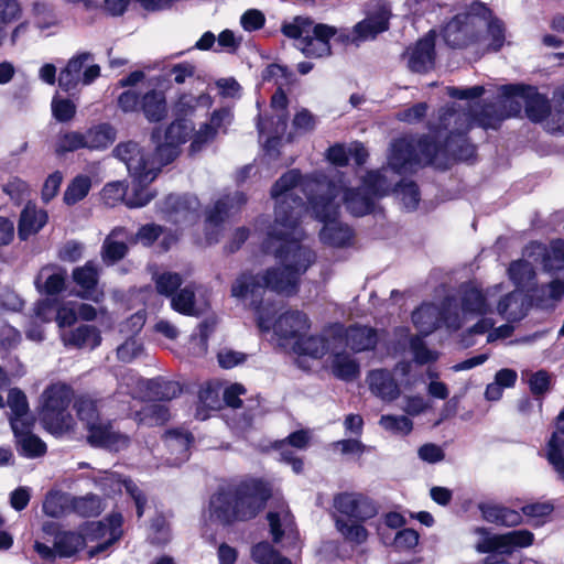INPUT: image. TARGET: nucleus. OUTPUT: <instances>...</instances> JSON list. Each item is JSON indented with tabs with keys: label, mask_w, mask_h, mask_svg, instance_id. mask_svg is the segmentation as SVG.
<instances>
[{
	"label": "nucleus",
	"mask_w": 564,
	"mask_h": 564,
	"mask_svg": "<svg viewBox=\"0 0 564 564\" xmlns=\"http://www.w3.org/2000/svg\"><path fill=\"white\" fill-rule=\"evenodd\" d=\"M431 133L432 137H424L416 143L412 139L395 140L391 145L388 166L367 172L361 186L356 189L347 187L343 173L337 170H329L327 174L317 172L305 177L296 170L283 174L271 189V196L276 205L274 223L268 230L267 249L270 250L274 238L300 243L303 232L299 227V220L307 209L300 194L306 197H324L326 202L330 196V185L335 188L339 206L344 203L348 212L355 216L371 213L376 199L390 193L393 175L413 173L423 165L434 164L438 154L447 155L442 141L436 139L432 131Z\"/></svg>",
	"instance_id": "1"
},
{
	"label": "nucleus",
	"mask_w": 564,
	"mask_h": 564,
	"mask_svg": "<svg viewBox=\"0 0 564 564\" xmlns=\"http://www.w3.org/2000/svg\"><path fill=\"white\" fill-rule=\"evenodd\" d=\"M268 242L269 232L263 241V250L267 253H273L280 265L268 270L263 275L240 274L232 283L231 295L242 300L246 305L256 311L258 327L261 332L273 328L276 336L294 343L302 335H306L311 328L307 315L301 311H289L272 323L269 300H264V295L269 290L285 295L294 294L301 275L314 263L316 257L308 247L294 241L274 238L270 250L267 249Z\"/></svg>",
	"instance_id": "2"
},
{
	"label": "nucleus",
	"mask_w": 564,
	"mask_h": 564,
	"mask_svg": "<svg viewBox=\"0 0 564 564\" xmlns=\"http://www.w3.org/2000/svg\"><path fill=\"white\" fill-rule=\"evenodd\" d=\"M503 107H509L506 117L517 116L522 107L527 116L535 122L544 120L550 113L549 100L532 86L521 84L502 85L499 89ZM505 118L494 105L469 106L468 111L449 107L440 110L438 123L430 130L442 141L444 151L454 159H466L473 148L466 141V133L476 123L486 129L496 128Z\"/></svg>",
	"instance_id": "3"
},
{
	"label": "nucleus",
	"mask_w": 564,
	"mask_h": 564,
	"mask_svg": "<svg viewBox=\"0 0 564 564\" xmlns=\"http://www.w3.org/2000/svg\"><path fill=\"white\" fill-rule=\"evenodd\" d=\"M269 497L268 486L257 479L221 487L210 497L205 519L223 525L250 520L262 510Z\"/></svg>",
	"instance_id": "4"
},
{
	"label": "nucleus",
	"mask_w": 564,
	"mask_h": 564,
	"mask_svg": "<svg viewBox=\"0 0 564 564\" xmlns=\"http://www.w3.org/2000/svg\"><path fill=\"white\" fill-rule=\"evenodd\" d=\"M73 397V389L63 382L52 383L43 391L39 416L46 431L61 435L72 427L68 408Z\"/></svg>",
	"instance_id": "5"
},
{
	"label": "nucleus",
	"mask_w": 564,
	"mask_h": 564,
	"mask_svg": "<svg viewBox=\"0 0 564 564\" xmlns=\"http://www.w3.org/2000/svg\"><path fill=\"white\" fill-rule=\"evenodd\" d=\"M334 186L328 185L330 196L325 202L324 197H306L314 217L324 224L319 238L324 245L330 247H345L352 239L351 229L337 220L339 214V203L336 200L337 194L334 193Z\"/></svg>",
	"instance_id": "6"
},
{
	"label": "nucleus",
	"mask_w": 564,
	"mask_h": 564,
	"mask_svg": "<svg viewBox=\"0 0 564 564\" xmlns=\"http://www.w3.org/2000/svg\"><path fill=\"white\" fill-rule=\"evenodd\" d=\"M488 18V8L474 2L466 12L455 15L443 29L444 41L452 47H464L478 40Z\"/></svg>",
	"instance_id": "7"
},
{
	"label": "nucleus",
	"mask_w": 564,
	"mask_h": 564,
	"mask_svg": "<svg viewBox=\"0 0 564 564\" xmlns=\"http://www.w3.org/2000/svg\"><path fill=\"white\" fill-rule=\"evenodd\" d=\"M112 154L127 165L130 175H135L141 182L154 181L163 166V160H159L156 150L152 153H145L133 141L119 143L113 149Z\"/></svg>",
	"instance_id": "8"
},
{
	"label": "nucleus",
	"mask_w": 564,
	"mask_h": 564,
	"mask_svg": "<svg viewBox=\"0 0 564 564\" xmlns=\"http://www.w3.org/2000/svg\"><path fill=\"white\" fill-rule=\"evenodd\" d=\"M122 516L113 513L105 521L90 522L85 528V544L89 545L88 555L94 557L106 552L122 535Z\"/></svg>",
	"instance_id": "9"
},
{
	"label": "nucleus",
	"mask_w": 564,
	"mask_h": 564,
	"mask_svg": "<svg viewBox=\"0 0 564 564\" xmlns=\"http://www.w3.org/2000/svg\"><path fill=\"white\" fill-rule=\"evenodd\" d=\"M533 542V534L528 530H514L506 534L484 539L477 545L480 553H489L484 564H498L502 555L511 553L516 547H525Z\"/></svg>",
	"instance_id": "10"
},
{
	"label": "nucleus",
	"mask_w": 564,
	"mask_h": 564,
	"mask_svg": "<svg viewBox=\"0 0 564 564\" xmlns=\"http://www.w3.org/2000/svg\"><path fill=\"white\" fill-rule=\"evenodd\" d=\"M333 507L335 517H343L348 520L365 522L378 513L375 501L361 492L345 491L334 496Z\"/></svg>",
	"instance_id": "11"
},
{
	"label": "nucleus",
	"mask_w": 564,
	"mask_h": 564,
	"mask_svg": "<svg viewBox=\"0 0 564 564\" xmlns=\"http://www.w3.org/2000/svg\"><path fill=\"white\" fill-rule=\"evenodd\" d=\"M452 305V299H446L442 308L434 304H423L412 314L414 326L424 336L433 333L442 321L448 328H459L462 322L457 313L451 314Z\"/></svg>",
	"instance_id": "12"
},
{
	"label": "nucleus",
	"mask_w": 564,
	"mask_h": 564,
	"mask_svg": "<svg viewBox=\"0 0 564 564\" xmlns=\"http://www.w3.org/2000/svg\"><path fill=\"white\" fill-rule=\"evenodd\" d=\"M93 58L90 53L84 52L73 56L61 70L58 85L65 90L75 89L78 85H90L100 75V67L97 64L84 66Z\"/></svg>",
	"instance_id": "13"
},
{
	"label": "nucleus",
	"mask_w": 564,
	"mask_h": 564,
	"mask_svg": "<svg viewBox=\"0 0 564 564\" xmlns=\"http://www.w3.org/2000/svg\"><path fill=\"white\" fill-rule=\"evenodd\" d=\"M247 198L243 193L235 192L232 195H226L219 198L213 208L206 213V240L212 245L218 241L220 225L236 215L246 204Z\"/></svg>",
	"instance_id": "14"
},
{
	"label": "nucleus",
	"mask_w": 564,
	"mask_h": 564,
	"mask_svg": "<svg viewBox=\"0 0 564 564\" xmlns=\"http://www.w3.org/2000/svg\"><path fill=\"white\" fill-rule=\"evenodd\" d=\"M192 132L193 124L187 120L172 122L164 131V141H162L160 129L153 131L152 140L156 143V154H159V160H163V165L170 163L177 155V147L185 143Z\"/></svg>",
	"instance_id": "15"
},
{
	"label": "nucleus",
	"mask_w": 564,
	"mask_h": 564,
	"mask_svg": "<svg viewBox=\"0 0 564 564\" xmlns=\"http://www.w3.org/2000/svg\"><path fill=\"white\" fill-rule=\"evenodd\" d=\"M391 9L384 0H372L369 3L367 18L354 26L352 41H367L375 39L377 34L384 32L389 26Z\"/></svg>",
	"instance_id": "16"
},
{
	"label": "nucleus",
	"mask_w": 564,
	"mask_h": 564,
	"mask_svg": "<svg viewBox=\"0 0 564 564\" xmlns=\"http://www.w3.org/2000/svg\"><path fill=\"white\" fill-rule=\"evenodd\" d=\"M288 97L282 89L276 90L271 98L272 116L270 122L263 121L259 116L257 127L260 137L268 135L267 147L279 143L280 137L284 133L288 124Z\"/></svg>",
	"instance_id": "17"
},
{
	"label": "nucleus",
	"mask_w": 564,
	"mask_h": 564,
	"mask_svg": "<svg viewBox=\"0 0 564 564\" xmlns=\"http://www.w3.org/2000/svg\"><path fill=\"white\" fill-rule=\"evenodd\" d=\"M332 338L340 347H349L356 352L373 349L378 343L377 330L367 326H350L345 328L341 324L330 326Z\"/></svg>",
	"instance_id": "18"
},
{
	"label": "nucleus",
	"mask_w": 564,
	"mask_h": 564,
	"mask_svg": "<svg viewBox=\"0 0 564 564\" xmlns=\"http://www.w3.org/2000/svg\"><path fill=\"white\" fill-rule=\"evenodd\" d=\"M523 257L534 263H541L547 273H564V241L561 239L552 241L549 246L531 242L524 248Z\"/></svg>",
	"instance_id": "19"
},
{
	"label": "nucleus",
	"mask_w": 564,
	"mask_h": 564,
	"mask_svg": "<svg viewBox=\"0 0 564 564\" xmlns=\"http://www.w3.org/2000/svg\"><path fill=\"white\" fill-rule=\"evenodd\" d=\"M199 202L192 195H169L160 205L167 221L188 225L198 219Z\"/></svg>",
	"instance_id": "20"
},
{
	"label": "nucleus",
	"mask_w": 564,
	"mask_h": 564,
	"mask_svg": "<svg viewBox=\"0 0 564 564\" xmlns=\"http://www.w3.org/2000/svg\"><path fill=\"white\" fill-rule=\"evenodd\" d=\"M500 291V285L486 292L471 285L464 284L459 289V306L464 318L482 316L491 312V299Z\"/></svg>",
	"instance_id": "21"
},
{
	"label": "nucleus",
	"mask_w": 564,
	"mask_h": 564,
	"mask_svg": "<svg viewBox=\"0 0 564 564\" xmlns=\"http://www.w3.org/2000/svg\"><path fill=\"white\" fill-rule=\"evenodd\" d=\"M335 28L327 24H315L310 34L301 39L295 46L311 58L325 57L330 54L329 40L336 35Z\"/></svg>",
	"instance_id": "22"
},
{
	"label": "nucleus",
	"mask_w": 564,
	"mask_h": 564,
	"mask_svg": "<svg viewBox=\"0 0 564 564\" xmlns=\"http://www.w3.org/2000/svg\"><path fill=\"white\" fill-rule=\"evenodd\" d=\"M129 378L138 384L135 389L131 390L134 398L172 400L182 391L180 384L175 381H169L161 378L144 380L139 376H130Z\"/></svg>",
	"instance_id": "23"
},
{
	"label": "nucleus",
	"mask_w": 564,
	"mask_h": 564,
	"mask_svg": "<svg viewBox=\"0 0 564 564\" xmlns=\"http://www.w3.org/2000/svg\"><path fill=\"white\" fill-rule=\"evenodd\" d=\"M87 441L91 446L119 452L128 447L130 437L115 430L111 423L99 421L88 429Z\"/></svg>",
	"instance_id": "24"
},
{
	"label": "nucleus",
	"mask_w": 564,
	"mask_h": 564,
	"mask_svg": "<svg viewBox=\"0 0 564 564\" xmlns=\"http://www.w3.org/2000/svg\"><path fill=\"white\" fill-rule=\"evenodd\" d=\"M87 441L91 446L119 452L128 447L130 437L115 430L111 423L99 421L88 429Z\"/></svg>",
	"instance_id": "25"
},
{
	"label": "nucleus",
	"mask_w": 564,
	"mask_h": 564,
	"mask_svg": "<svg viewBox=\"0 0 564 564\" xmlns=\"http://www.w3.org/2000/svg\"><path fill=\"white\" fill-rule=\"evenodd\" d=\"M408 67L414 73H427L434 67L435 62V33L430 31L419 40L406 53Z\"/></svg>",
	"instance_id": "26"
},
{
	"label": "nucleus",
	"mask_w": 564,
	"mask_h": 564,
	"mask_svg": "<svg viewBox=\"0 0 564 564\" xmlns=\"http://www.w3.org/2000/svg\"><path fill=\"white\" fill-rule=\"evenodd\" d=\"M329 332L330 327L326 328L321 335H302L292 345L294 352L312 358H322L327 352H330L337 343H334Z\"/></svg>",
	"instance_id": "27"
},
{
	"label": "nucleus",
	"mask_w": 564,
	"mask_h": 564,
	"mask_svg": "<svg viewBox=\"0 0 564 564\" xmlns=\"http://www.w3.org/2000/svg\"><path fill=\"white\" fill-rule=\"evenodd\" d=\"M193 436L184 431H169L164 435V445L169 451L165 462L170 466H178L189 458Z\"/></svg>",
	"instance_id": "28"
},
{
	"label": "nucleus",
	"mask_w": 564,
	"mask_h": 564,
	"mask_svg": "<svg viewBox=\"0 0 564 564\" xmlns=\"http://www.w3.org/2000/svg\"><path fill=\"white\" fill-rule=\"evenodd\" d=\"M75 283L82 289L79 296L83 299L99 302L102 292L97 289L98 269L93 261H88L83 267H78L73 271Z\"/></svg>",
	"instance_id": "29"
},
{
	"label": "nucleus",
	"mask_w": 564,
	"mask_h": 564,
	"mask_svg": "<svg viewBox=\"0 0 564 564\" xmlns=\"http://www.w3.org/2000/svg\"><path fill=\"white\" fill-rule=\"evenodd\" d=\"M63 344L66 347L78 349H95L101 343L99 329L93 325H80L70 330H64L61 334Z\"/></svg>",
	"instance_id": "30"
},
{
	"label": "nucleus",
	"mask_w": 564,
	"mask_h": 564,
	"mask_svg": "<svg viewBox=\"0 0 564 564\" xmlns=\"http://www.w3.org/2000/svg\"><path fill=\"white\" fill-rule=\"evenodd\" d=\"M131 234L123 227H116L106 237L101 256L105 262L115 263L122 259L128 251V242L131 240Z\"/></svg>",
	"instance_id": "31"
},
{
	"label": "nucleus",
	"mask_w": 564,
	"mask_h": 564,
	"mask_svg": "<svg viewBox=\"0 0 564 564\" xmlns=\"http://www.w3.org/2000/svg\"><path fill=\"white\" fill-rule=\"evenodd\" d=\"M48 216L44 209H37L35 205L29 203L23 208L18 234L20 239L26 240L30 236L39 232L47 223Z\"/></svg>",
	"instance_id": "32"
},
{
	"label": "nucleus",
	"mask_w": 564,
	"mask_h": 564,
	"mask_svg": "<svg viewBox=\"0 0 564 564\" xmlns=\"http://www.w3.org/2000/svg\"><path fill=\"white\" fill-rule=\"evenodd\" d=\"M344 348L336 343L330 351V368L336 378L349 381L359 375V365L351 355L343 351Z\"/></svg>",
	"instance_id": "33"
},
{
	"label": "nucleus",
	"mask_w": 564,
	"mask_h": 564,
	"mask_svg": "<svg viewBox=\"0 0 564 564\" xmlns=\"http://www.w3.org/2000/svg\"><path fill=\"white\" fill-rule=\"evenodd\" d=\"M368 381L372 393L382 400L392 401L400 395V389L393 376L384 369L372 370Z\"/></svg>",
	"instance_id": "34"
},
{
	"label": "nucleus",
	"mask_w": 564,
	"mask_h": 564,
	"mask_svg": "<svg viewBox=\"0 0 564 564\" xmlns=\"http://www.w3.org/2000/svg\"><path fill=\"white\" fill-rule=\"evenodd\" d=\"M268 521L275 542H279L283 535H291L294 532L293 517L283 501L276 506L275 510L269 511Z\"/></svg>",
	"instance_id": "35"
},
{
	"label": "nucleus",
	"mask_w": 564,
	"mask_h": 564,
	"mask_svg": "<svg viewBox=\"0 0 564 564\" xmlns=\"http://www.w3.org/2000/svg\"><path fill=\"white\" fill-rule=\"evenodd\" d=\"M84 135L86 149L105 150L115 142L117 131L109 123H100L89 128Z\"/></svg>",
	"instance_id": "36"
},
{
	"label": "nucleus",
	"mask_w": 564,
	"mask_h": 564,
	"mask_svg": "<svg viewBox=\"0 0 564 564\" xmlns=\"http://www.w3.org/2000/svg\"><path fill=\"white\" fill-rule=\"evenodd\" d=\"M497 312L509 322L521 319L525 315V303L522 293L517 290L501 297L497 304Z\"/></svg>",
	"instance_id": "37"
},
{
	"label": "nucleus",
	"mask_w": 564,
	"mask_h": 564,
	"mask_svg": "<svg viewBox=\"0 0 564 564\" xmlns=\"http://www.w3.org/2000/svg\"><path fill=\"white\" fill-rule=\"evenodd\" d=\"M335 527L343 539L350 545L358 546L368 540L369 532L362 525V522L335 517Z\"/></svg>",
	"instance_id": "38"
},
{
	"label": "nucleus",
	"mask_w": 564,
	"mask_h": 564,
	"mask_svg": "<svg viewBox=\"0 0 564 564\" xmlns=\"http://www.w3.org/2000/svg\"><path fill=\"white\" fill-rule=\"evenodd\" d=\"M152 280L159 294L171 297L182 285L183 280L178 273L171 271H160L155 267H151Z\"/></svg>",
	"instance_id": "39"
},
{
	"label": "nucleus",
	"mask_w": 564,
	"mask_h": 564,
	"mask_svg": "<svg viewBox=\"0 0 564 564\" xmlns=\"http://www.w3.org/2000/svg\"><path fill=\"white\" fill-rule=\"evenodd\" d=\"M72 498L58 490L48 491L43 501V512L51 518H59L70 509Z\"/></svg>",
	"instance_id": "40"
},
{
	"label": "nucleus",
	"mask_w": 564,
	"mask_h": 564,
	"mask_svg": "<svg viewBox=\"0 0 564 564\" xmlns=\"http://www.w3.org/2000/svg\"><path fill=\"white\" fill-rule=\"evenodd\" d=\"M132 178L131 187L127 186L126 205L130 208L143 207L154 197L147 186L153 181L141 182L135 175H130Z\"/></svg>",
	"instance_id": "41"
},
{
	"label": "nucleus",
	"mask_w": 564,
	"mask_h": 564,
	"mask_svg": "<svg viewBox=\"0 0 564 564\" xmlns=\"http://www.w3.org/2000/svg\"><path fill=\"white\" fill-rule=\"evenodd\" d=\"M141 108L150 121H160L166 113L163 94L156 90L148 91L142 97Z\"/></svg>",
	"instance_id": "42"
},
{
	"label": "nucleus",
	"mask_w": 564,
	"mask_h": 564,
	"mask_svg": "<svg viewBox=\"0 0 564 564\" xmlns=\"http://www.w3.org/2000/svg\"><path fill=\"white\" fill-rule=\"evenodd\" d=\"M171 307L183 315L195 316L198 311L195 306V291L193 285H185L176 291L171 297Z\"/></svg>",
	"instance_id": "43"
},
{
	"label": "nucleus",
	"mask_w": 564,
	"mask_h": 564,
	"mask_svg": "<svg viewBox=\"0 0 564 564\" xmlns=\"http://www.w3.org/2000/svg\"><path fill=\"white\" fill-rule=\"evenodd\" d=\"M523 258L511 262L508 269L509 278L517 288L528 286L535 278V271L532 265L534 261L527 257Z\"/></svg>",
	"instance_id": "44"
},
{
	"label": "nucleus",
	"mask_w": 564,
	"mask_h": 564,
	"mask_svg": "<svg viewBox=\"0 0 564 564\" xmlns=\"http://www.w3.org/2000/svg\"><path fill=\"white\" fill-rule=\"evenodd\" d=\"M85 545L82 534L75 532H59L54 540V547L58 556L69 557Z\"/></svg>",
	"instance_id": "45"
},
{
	"label": "nucleus",
	"mask_w": 564,
	"mask_h": 564,
	"mask_svg": "<svg viewBox=\"0 0 564 564\" xmlns=\"http://www.w3.org/2000/svg\"><path fill=\"white\" fill-rule=\"evenodd\" d=\"M482 514L487 521L507 527L517 525L522 520L520 512L501 506H486L482 508Z\"/></svg>",
	"instance_id": "46"
},
{
	"label": "nucleus",
	"mask_w": 564,
	"mask_h": 564,
	"mask_svg": "<svg viewBox=\"0 0 564 564\" xmlns=\"http://www.w3.org/2000/svg\"><path fill=\"white\" fill-rule=\"evenodd\" d=\"M86 149L84 132L62 131L54 142V151L57 155Z\"/></svg>",
	"instance_id": "47"
},
{
	"label": "nucleus",
	"mask_w": 564,
	"mask_h": 564,
	"mask_svg": "<svg viewBox=\"0 0 564 564\" xmlns=\"http://www.w3.org/2000/svg\"><path fill=\"white\" fill-rule=\"evenodd\" d=\"M495 321L490 317H482L471 328L470 333L473 334H485L487 332V341L492 343L500 338H508L511 336L513 332V327L511 325L505 324L497 328H494Z\"/></svg>",
	"instance_id": "48"
},
{
	"label": "nucleus",
	"mask_w": 564,
	"mask_h": 564,
	"mask_svg": "<svg viewBox=\"0 0 564 564\" xmlns=\"http://www.w3.org/2000/svg\"><path fill=\"white\" fill-rule=\"evenodd\" d=\"M251 557L258 564H292L268 542H260L251 550Z\"/></svg>",
	"instance_id": "49"
},
{
	"label": "nucleus",
	"mask_w": 564,
	"mask_h": 564,
	"mask_svg": "<svg viewBox=\"0 0 564 564\" xmlns=\"http://www.w3.org/2000/svg\"><path fill=\"white\" fill-rule=\"evenodd\" d=\"M140 424L162 425L170 419L169 409L163 404H148L137 414Z\"/></svg>",
	"instance_id": "50"
},
{
	"label": "nucleus",
	"mask_w": 564,
	"mask_h": 564,
	"mask_svg": "<svg viewBox=\"0 0 564 564\" xmlns=\"http://www.w3.org/2000/svg\"><path fill=\"white\" fill-rule=\"evenodd\" d=\"M393 193L400 200L403 208L409 212L416 209L420 203L419 187L414 182H401L394 188Z\"/></svg>",
	"instance_id": "51"
},
{
	"label": "nucleus",
	"mask_w": 564,
	"mask_h": 564,
	"mask_svg": "<svg viewBox=\"0 0 564 564\" xmlns=\"http://www.w3.org/2000/svg\"><path fill=\"white\" fill-rule=\"evenodd\" d=\"M91 187V180L87 175H77L67 186L64 193V202L74 205L84 199Z\"/></svg>",
	"instance_id": "52"
},
{
	"label": "nucleus",
	"mask_w": 564,
	"mask_h": 564,
	"mask_svg": "<svg viewBox=\"0 0 564 564\" xmlns=\"http://www.w3.org/2000/svg\"><path fill=\"white\" fill-rule=\"evenodd\" d=\"M547 459L564 480V437L554 433L547 445Z\"/></svg>",
	"instance_id": "53"
},
{
	"label": "nucleus",
	"mask_w": 564,
	"mask_h": 564,
	"mask_svg": "<svg viewBox=\"0 0 564 564\" xmlns=\"http://www.w3.org/2000/svg\"><path fill=\"white\" fill-rule=\"evenodd\" d=\"M198 402L196 417L204 421L209 417L208 410H217L220 406L218 391L212 387L203 388L198 394Z\"/></svg>",
	"instance_id": "54"
},
{
	"label": "nucleus",
	"mask_w": 564,
	"mask_h": 564,
	"mask_svg": "<svg viewBox=\"0 0 564 564\" xmlns=\"http://www.w3.org/2000/svg\"><path fill=\"white\" fill-rule=\"evenodd\" d=\"M485 26L487 28V37L489 40L488 46L492 51H499L503 46L506 40L505 26L500 20L492 18L489 9L488 18H486V22L482 28Z\"/></svg>",
	"instance_id": "55"
},
{
	"label": "nucleus",
	"mask_w": 564,
	"mask_h": 564,
	"mask_svg": "<svg viewBox=\"0 0 564 564\" xmlns=\"http://www.w3.org/2000/svg\"><path fill=\"white\" fill-rule=\"evenodd\" d=\"M536 299L543 307L552 306L564 295V282L555 279L538 290Z\"/></svg>",
	"instance_id": "56"
},
{
	"label": "nucleus",
	"mask_w": 564,
	"mask_h": 564,
	"mask_svg": "<svg viewBox=\"0 0 564 564\" xmlns=\"http://www.w3.org/2000/svg\"><path fill=\"white\" fill-rule=\"evenodd\" d=\"M65 279L61 273H52L47 274V270L43 269L37 279L36 286L41 292H45L46 294H57L64 288Z\"/></svg>",
	"instance_id": "57"
},
{
	"label": "nucleus",
	"mask_w": 564,
	"mask_h": 564,
	"mask_svg": "<svg viewBox=\"0 0 564 564\" xmlns=\"http://www.w3.org/2000/svg\"><path fill=\"white\" fill-rule=\"evenodd\" d=\"M70 509L83 517L97 516L101 510L100 499L95 495L79 498L73 497Z\"/></svg>",
	"instance_id": "58"
},
{
	"label": "nucleus",
	"mask_w": 564,
	"mask_h": 564,
	"mask_svg": "<svg viewBox=\"0 0 564 564\" xmlns=\"http://www.w3.org/2000/svg\"><path fill=\"white\" fill-rule=\"evenodd\" d=\"M313 28V21L308 18L296 17L291 23L282 26V32L285 36L294 39L295 43H299L301 39L311 33Z\"/></svg>",
	"instance_id": "59"
},
{
	"label": "nucleus",
	"mask_w": 564,
	"mask_h": 564,
	"mask_svg": "<svg viewBox=\"0 0 564 564\" xmlns=\"http://www.w3.org/2000/svg\"><path fill=\"white\" fill-rule=\"evenodd\" d=\"M410 349L413 354V360L417 365L434 362L438 359V352L429 349L420 336H413L411 338Z\"/></svg>",
	"instance_id": "60"
},
{
	"label": "nucleus",
	"mask_w": 564,
	"mask_h": 564,
	"mask_svg": "<svg viewBox=\"0 0 564 564\" xmlns=\"http://www.w3.org/2000/svg\"><path fill=\"white\" fill-rule=\"evenodd\" d=\"M75 409L79 420L86 422L87 430L90 425L99 422L97 405L94 400L87 397H80L75 402Z\"/></svg>",
	"instance_id": "61"
},
{
	"label": "nucleus",
	"mask_w": 564,
	"mask_h": 564,
	"mask_svg": "<svg viewBox=\"0 0 564 564\" xmlns=\"http://www.w3.org/2000/svg\"><path fill=\"white\" fill-rule=\"evenodd\" d=\"M127 185L121 181L106 184L101 191V198L108 206H116L120 202L126 204Z\"/></svg>",
	"instance_id": "62"
},
{
	"label": "nucleus",
	"mask_w": 564,
	"mask_h": 564,
	"mask_svg": "<svg viewBox=\"0 0 564 564\" xmlns=\"http://www.w3.org/2000/svg\"><path fill=\"white\" fill-rule=\"evenodd\" d=\"M379 423L386 431L402 435L409 434L413 429L412 421L404 415H382Z\"/></svg>",
	"instance_id": "63"
},
{
	"label": "nucleus",
	"mask_w": 564,
	"mask_h": 564,
	"mask_svg": "<svg viewBox=\"0 0 564 564\" xmlns=\"http://www.w3.org/2000/svg\"><path fill=\"white\" fill-rule=\"evenodd\" d=\"M17 444L21 453L26 457H37L46 452V444L32 433L21 438Z\"/></svg>",
	"instance_id": "64"
}]
</instances>
